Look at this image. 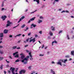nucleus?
Segmentation results:
<instances>
[{"instance_id": "1", "label": "nucleus", "mask_w": 74, "mask_h": 74, "mask_svg": "<svg viewBox=\"0 0 74 74\" xmlns=\"http://www.w3.org/2000/svg\"><path fill=\"white\" fill-rule=\"evenodd\" d=\"M28 60V59L27 58H25L22 61V63H24V64H26L27 63V61Z\"/></svg>"}, {"instance_id": "2", "label": "nucleus", "mask_w": 74, "mask_h": 74, "mask_svg": "<svg viewBox=\"0 0 74 74\" xmlns=\"http://www.w3.org/2000/svg\"><path fill=\"white\" fill-rule=\"evenodd\" d=\"M15 68L13 67H11L10 69V70H11L12 73L13 74H18L17 73H16V74H15L14 73V71H15Z\"/></svg>"}, {"instance_id": "3", "label": "nucleus", "mask_w": 74, "mask_h": 74, "mask_svg": "<svg viewBox=\"0 0 74 74\" xmlns=\"http://www.w3.org/2000/svg\"><path fill=\"white\" fill-rule=\"evenodd\" d=\"M32 38H33V37H31L30 38V40L29 41V42H32V41L33 43H34V42L36 41V38H34L33 39H32Z\"/></svg>"}, {"instance_id": "4", "label": "nucleus", "mask_w": 74, "mask_h": 74, "mask_svg": "<svg viewBox=\"0 0 74 74\" xmlns=\"http://www.w3.org/2000/svg\"><path fill=\"white\" fill-rule=\"evenodd\" d=\"M60 61H61L62 62L64 63H66V62H67V59L66 60H64H64H59V62H60Z\"/></svg>"}, {"instance_id": "5", "label": "nucleus", "mask_w": 74, "mask_h": 74, "mask_svg": "<svg viewBox=\"0 0 74 74\" xmlns=\"http://www.w3.org/2000/svg\"><path fill=\"white\" fill-rule=\"evenodd\" d=\"M1 18L3 19V21H5V19L7 18V16H2Z\"/></svg>"}, {"instance_id": "6", "label": "nucleus", "mask_w": 74, "mask_h": 74, "mask_svg": "<svg viewBox=\"0 0 74 74\" xmlns=\"http://www.w3.org/2000/svg\"><path fill=\"white\" fill-rule=\"evenodd\" d=\"M25 18V16H22L21 18L18 21V23H19L20 21H21L22 19H23Z\"/></svg>"}, {"instance_id": "7", "label": "nucleus", "mask_w": 74, "mask_h": 74, "mask_svg": "<svg viewBox=\"0 0 74 74\" xmlns=\"http://www.w3.org/2000/svg\"><path fill=\"white\" fill-rule=\"evenodd\" d=\"M20 55L22 56H21V59H23L24 58H25V56L23 55V53L20 54Z\"/></svg>"}, {"instance_id": "8", "label": "nucleus", "mask_w": 74, "mask_h": 74, "mask_svg": "<svg viewBox=\"0 0 74 74\" xmlns=\"http://www.w3.org/2000/svg\"><path fill=\"white\" fill-rule=\"evenodd\" d=\"M3 33H5V34H7V33H8V30L7 29L4 30L3 31Z\"/></svg>"}, {"instance_id": "9", "label": "nucleus", "mask_w": 74, "mask_h": 74, "mask_svg": "<svg viewBox=\"0 0 74 74\" xmlns=\"http://www.w3.org/2000/svg\"><path fill=\"white\" fill-rule=\"evenodd\" d=\"M34 1H36L38 4H40V0H34Z\"/></svg>"}, {"instance_id": "10", "label": "nucleus", "mask_w": 74, "mask_h": 74, "mask_svg": "<svg viewBox=\"0 0 74 74\" xmlns=\"http://www.w3.org/2000/svg\"><path fill=\"white\" fill-rule=\"evenodd\" d=\"M57 64H58L59 65H60V66H62V62L60 61H59V62H57Z\"/></svg>"}, {"instance_id": "11", "label": "nucleus", "mask_w": 74, "mask_h": 74, "mask_svg": "<svg viewBox=\"0 0 74 74\" xmlns=\"http://www.w3.org/2000/svg\"><path fill=\"white\" fill-rule=\"evenodd\" d=\"M31 26H33L34 27H36V26H37V25H34V24H32Z\"/></svg>"}, {"instance_id": "12", "label": "nucleus", "mask_w": 74, "mask_h": 74, "mask_svg": "<svg viewBox=\"0 0 74 74\" xmlns=\"http://www.w3.org/2000/svg\"><path fill=\"white\" fill-rule=\"evenodd\" d=\"M7 23L8 24H9L10 25V24H12V23L10 22V21H7Z\"/></svg>"}, {"instance_id": "13", "label": "nucleus", "mask_w": 74, "mask_h": 74, "mask_svg": "<svg viewBox=\"0 0 74 74\" xmlns=\"http://www.w3.org/2000/svg\"><path fill=\"white\" fill-rule=\"evenodd\" d=\"M3 37V33H1L0 34V37Z\"/></svg>"}, {"instance_id": "14", "label": "nucleus", "mask_w": 74, "mask_h": 74, "mask_svg": "<svg viewBox=\"0 0 74 74\" xmlns=\"http://www.w3.org/2000/svg\"><path fill=\"white\" fill-rule=\"evenodd\" d=\"M35 18H36V17H34V18H32L31 19H30V20L31 21H34V19H35Z\"/></svg>"}, {"instance_id": "15", "label": "nucleus", "mask_w": 74, "mask_h": 74, "mask_svg": "<svg viewBox=\"0 0 74 74\" xmlns=\"http://www.w3.org/2000/svg\"><path fill=\"white\" fill-rule=\"evenodd\" d=\"M74 51H71V53L72 55H73V56H74Z\"/></svg>"}, {"instance_id": "16", "label": "nucleus", "mask_w": 74, "mask_h": 74, "mask_svg": "<svg viewBox=\"0 0 74 74\" xmlns=\"http://www.w3.org/2000/svg\"><path fill=\"white\" fill-rule=\"evenodd\" d=\"M42 22V20H39V21L38 22V23H41Z\"/></svg>"}, {"instance_id": "17", "label": "nucleus", "mask_w": 74, "mask_h": 74, "mask_svg": "<svg viewBox=\"0 0 74 74\" xmlns=\"http://www.w3.org/2000/svg\"><path fill=\"white\" fill-rule=\"evenodd\" d=\"M16 48H17V46H13L12 47V48H13V49H16Z\"/></svg>"}, {"instance_id": "18", "label": "nucleus", "mask_w": 74, "mask_h": 74, "mask_svg": "<svg viewBox=\"0 0 74 74\" xmlns=\"http://www.w3.org/2000/svg\"><path fill=\"white\" fill-rule=\"evenodd\" d=\"M21 71H22V73H25V72H26V71L25 70H21Z\"/></svg>"}, {"instance_id": "19", "label": "nucleus", "mask_w": 74, "mask_h": 74, "mask_svg": "<svg viewBox=\"0 0 74 74\" xmlns=\"http://www.w3.org/2000/svg\"><path fill=\"white\" fill-rule=\"evenodd\" d=\"M15 58H18L19 57V54H16V56H14Z\"/></svg>"}, {"instance_id": "20", "label": "nucleus", "mask_w": 74, "mask_h": 74, "mask_svg": "<svg viewBox=\"0 0 74 74\" xmlns=\"http://www.w3.org/2000/svg\"><path fill=\"white\" fill-rule=\"evenodd\" d=\"M3 65L2 64L0 67V68H1V70H2V69H3Z\"/></svg>"}, {"instance_id": "21", "label": "nucleus", "mask_w": 74, "mask_h": 74, "mask_svg": "<svg viewBox=\"0 0 74 74\" xmlns=\"http://www.w3.org/2000/svg\"><path fill=\"white\" fill-rule=\"evenodd\" d=\"M18 53V52H16L15 53H13V56H15V54H17Z\"/></svg>"}, {"instance_id": "22", "label": "nucleus", "mask_w": 74, "mask_h": 74, "mask_svg": "<svg viewBox=\"0 0 74 74\" xmlns=\"http://www.w3.org/2000/svg\"><path fill=\"white\" fill-rule=\"evenodd\" d=\"M32 67V66H30L28 67V69L29 70H32V68L31 67Z\"/></svg>"}, {"instance_id": "23", "label": "nucleus", "mask_w": 74, "mask_h": 74, "mask_svg": "<svg viewBox=\"0 0 74 74\" xmlns=\"http://www.w3.org/2000/svg\"><path fill=\"white\" fill-rule=\"evenodd\" d=\"M19 24H18V25H16V26L13 27V29H14V28H16V27H18V26H19Z\"/></svg>"}, {"instance_id": "24", "label": "nucleus", "mask_w": 74, "mask_h": 74, "mask_svg": "<svg viewBox=\"0 0 74 74\" xmlns=\"http://www.w3.org/2000/svg\"><path fill=\"white\" fill-rule=\"evenodd\" d=\"M53 43H56V44H57V42L56 40H55L53 42Z\"/></svg>"}, {"instance_id": "25", "label": "nucleus", "mask_w": 74, "mask_h": 74, "mask_svg": "<svg viewBox=\"0 0 74 74\" xmlns=\"http://www.w3.org/2000/svg\"><path fill=\"white\" fill-rule=\"evenodd\" d=\"M28 29H29V28L28 27H27L26 29H25V32H26L27 30H28Z\"/></svg>"}, {"instance_id": "26", "label": "nucleus", "mask_w": 74, "mask_h": 74, "mask_svg": "<svg viewBox=\"0 0 74 74\" xmlns=\"http://www.w3.org/2000/svg\"><path fill=\"white\" fill-rule=\"evenodd\" d=\"M7 9H5L4 8H3L2 9H1V11H3V10H6Z\"/></svg>"}, {"instance_id": "27", "label": "nucleus", "mask_w": 74, "mask_h": 74, "mask_svg": "<svg viewBox=\"0 0 74 74\" xmlns=\"http://www.w3.org/2000/svg\"><path fill=\"white\" fill-rule=\"evenodd\" d=\"M19 62V60L17 59L15 61V62Z\"/></svg>"}, {"instance_id": "28", "label": "nucleus", "mask_w": 74, "mask_h": 74, "mask_svg": "<svg viewBox=\"0 0 74 74\" xmlns=\"http://www.w3.org/2000/svg\"><path fill=\"white\" fill-rule=\"evenodd\" d=\"M19 74H22V70L21 71H19Z\"/></svg>"}, {"instance_id": "29", "label": "nucleus", "mask_w": 74, "mask_h": 74, "mask_svg": "<svg viewBox=\"0 0 74 74\" xmlns=\"http://www.w3.org/2000/svg\"><path fill=\"white\" fill-rule=\"evenodd\" d=\"M25 26V24H24L21 26V27L22 28H24Z\"/></svg>"}, {"instance_id": "30", "label": "nucleus", "mask_w": 74, "mask_h": 74, "mask_svg": "<svg viewBox=\"0 0 74 74\" xmlns=\"http://www.w3.org/2000/svg\"><path fill=\"white\" fill-rule=\"evenodd\" d=\"M39 56H44V55L40 54Z\"/></svg>"}, {"instance_id": "31", "label": "nucleus", "mask_w": 74, "mask_h": 74, "mask_svg": "<svg viewBox=\"0 0 74 74\" xmlns=\"http://www.w3.org/2000/svg\"><path fill=\"white\" fill-rule=\"evenodd\" d=\"M10 24H8L6 25V27H8V26H10Z\"/></svg>"}, {"instance_id": "32", "label": "nucleus", "mask_w": 74, "mask_h": 74, "mask_svg": "<svg viewBox=\"0 0 74 74\" xmlns=\"http://www.w3.org/2000/svg\"><path fill=\"white\" fill-rule=\"evenodd\" d=\"M66 58H69L70 57V56H65Z\"/></svg>"}, {"instance_id": "33", "label": "nucleus", "mask_w": 74, "mask_h": 74, "mask_svg": "<svg viewBox=\"0 0 74 74\" xmlns=\"http://www.w3.org/2000/svg\"><path fill=\"white\" fill-rule=\"evenodd\" d=\"M30 38H28V39H27V40H26V41L27 42H28V41H29V40H30Z\"/></svg>"}, {"instance_id": "34", "label": "nucleus", "mask_w": 74, "mask_h": 74, "mask_svg": "<svg viewBox=\"0 0 74 74\" xmlns=\"http://www.w3.org/2000/svg\"><path fill=\"white\" fill-rule=\"evenodd\" d=\"M28 46H29V45H25L24 47H25V48H26V47H28Z\"/></svg>"}, {"instance_id": "35", "label": "nucleus", "mask_w": 74, "mask_h": 74, "mask_svg": "<svg viewBox=\"0 0 74 74\" xmlns=\"http://www.w3.org/2000/svg\"><path fill=\"white\" fill-rule=\"evenodd\" d=\"M50 36H53V33H50Z\"/></svg>"}, {"instance_id": "36", "label": "nucleus", "mask_w": 74, "mask_h": 74, "mask_svg": "<svg viewBox=\"0 0 74 74\" xmlns=\"http://www.w3.org/2000/svg\"><path fill=\"white\" fill-rule=\"evenodd\" d=\"M3 57H0V60H1L2 59H3Z\"/></svg>"}, {"instance_id": "37", "label": "nucleus", "mask_w": 74, "mask_h": 74, "mask_svg": "<svg viewBox=\"0 0 74 74\" xmlns=\"http://www.w3.org/2000/svg\"><path fill=\"white\" fill-rule=\"evenodd\" d=\"M30 59L31 60H33V58L32 57H31L30 58Z\"/></svg>"}, {"instance_id": "38", "label": "nucleus", "mask_w": 74, "mask_h": 74, "mask_svg": "<svg viewBox=\"0 0 74 74\" xmlns=\"http://www.w3.org/2000/svg\"><path fill=\"white\" fill-rule=\"evenodd\" d=\"M0 49L3 48V46L0 45Z\"/></svg>"}, {"instance_id": "39", "label": "nucleus", "mask_w": 74, "mask_h": 74, "mask_svg": "<svg viewBox=\"0 0 74 74\" xmlns=\"http://www.w3.org/2000/svg\"><path fill=\"white\" fill-rule=\"evenodd\" d=\"M35 37H38V35H37V34H35Z\"/></svg>"}, {"instance_id": "40", "label": "nucleus", "mask_w": 74, "mask_h": 74, "mask_svg": "<svg viewBox=\"0 0 74 74\" xmlns=\"http://www.w3.org/2000/svg\"><path fill=\"white\" fill-rule=\"evenodd\" d=\"M62 32H63L62 30L60 31V32H59V34H60L61 33H62Z\"/></svg>"}, {"instance_id": "41", "label": "nucleus", "mask_w": 74, "mask_h": 74, "mask_svg": "<svg viewBox=\"0 0 74 74\" xmlns=\"http://www.w3.org/2000/svg\"><path fill=\"white\" fill-rule=\"evenodd\" d=\"M1 7H4V3H2V4Z\"/></svg>"}, {"instance_id": "42", "label": "nucleus", "mask_w": 74, "mask_h": 74, "mask_svg": "<svg viewBox=\"0 0 74 74\" xmlns=\"http://www.w3.org/2000/svg\"><path fill=\"white\" fill-rule=\"evenodd\" d=\"M51 37H50V36H48V40H49V39H51Z\"/></svg>"}, {"instance_id": "43", "label": "nucleus", "mask_w": 74, "mask_h": 74, "mask_svg": "<svg viewBox=\"0 0 74 74\" xmlns=\"http://www.w3.org/2000/svg\"><path fill=\"white\" fill-rule=\"evenodd\" d=\"M6 62H7V63H10V61H7V60H6Z\"/></svg>"}, {"instance_id": "44", "label": "nucleus", "mask_w": 74, "mask_h": 74, "mask_svg": "<svg viewBox=\"0 0 74 74\" xmlns=\"http://www.w3.org/2000/svg\"><path fill=\"white\" fill-rule=\"evenodd\" d=\"M39 33H40V34H42V31H40L39 32Z\"/></svg>"}, {"instance_id": "45", "label": "nucleus", "mask_w": 74, "mask_h": 74, "mask_svg": "<svg viewBox=\"0 0 74 74\" xmlns=\"http://www.w3.org/2000/svg\"><path fill=\"white\" fill-rule=\"evenodd\" d=\"M30 22H31V20H29L28 22V23H30Z\"/></svg>"}, {"instance_id": "46", "label": "nucleus", "mask_w": 74, "mask_h": 74, "mask_svg": "<svg viewBox=\"0 0 74 74\" xmlns=\"http://www.w3.org/2000/svg\"><path fill=\"white\" fill-rule=\"evenodd\" d=\"M9 65H7L6 66V67L7 68H8V67H9Z\"/></svg>"}, {"instance_id": "47", "label": "nucleus", "mask_w": 74, "mask_h": 74, "mask_svg": "<svg viewBox=\"0 0 74 74\" xmlns=\"http://www.w3.org/2000/svg\"><path fill=\"white\" fill-rule=\"evenodd\" d=\"M21 34H19L17 35H16V36H21Z\"/></svg>"}, {"instance_id": "48", "label": "nucleus", "mask_w": 74, "mask_h": 74, "mask_svg": "<svg viewBox=\"0 0 74 74\" xmlns=\"http://www.w3.org/2000/svg\"><path fill=\"white\" fill-rule=\"evenodd\" d=\"M30 35H31V33H29L28 34V36H30Z\"/></svg>"}, {"instance_id": "49", "label": "nucleus", "mask_w": 74, "mask_h": 74, "mask_svg": "<svg viewBox=\"0 0 74 74\" xmlns=\"http://www.w3.org/2000/svg\"><path fill=\"white\" fill-rule=\"evenodd\" d=\"M62 66H64V67H65V66H66V64H63Z\"/></svg>"}, {"instance_id": "50", "label": "nucleus", "mask_w": 74, "mask_h": 74, "mask_svg": "<svg viewBox=\"0 0 74 74\" xmlns=\"http://www.w3.org/2000/svg\"><path fill=\"white\" fill-rule=\"evenodd\" d=\"M21 40H19L18 41V42H17V43H19L20 42H21Z\"/></svg>"}, {"instance_id": "51", "label": "nucleus", "mask_w": 74, "mask_h": 74, "mask_svg": "<svg viewBox=\"0 0 74 74\" xmlns=\"http://www.w3.org/2000/svg\"><path fill=\"white\" fill-rule=\"evenodd\" d=\"M40 19H43V18L42 16H40Z\"/></svg>"}, {"instance_id": "52", "label": "nucleus", "mask_w": 74, "mask_h": 74, "mask_svg": "<svg viewBox=\"0 0 74 74\" xmlns=\"http://www.w3.org/2000/svg\"><path fill=\"white\" fill-rule=\"evenodd\" d=\"M0 53H1V54H3V52L1 51V52H0Z\"/></svg>"}, {"instance_id": "53", "label": "nucleus", "mask_w": 74, "mask_h": 74, "mask_svg": "<svg viewBox=\"0 0 74 74\" xmlns=\"http://www.w3.org/2000/svg\"><path fill=\"white\" fill-rule=\"evenodd\" d=\"M26 58H27H27L28 59L29 58V56H27V57Z\"/></svg>"}, {"instance_id": "54", "label": "nucleus", "mask_w": 74, "mask_h": 74, "mask_svg": "<svg viewBox=\"0 0 74 74\" xmlns=\"http://www.w3.org/2000/svg\"><path fill=\"white\" fill-rule=\"evenodd\" d=\"M17 49H21V48H20V47H18L16 48Z\"/></svg>"}, {"instance_id": "55", "label": "nucleus", "mask_w": 74, "mask_h": 74, "mask_svg": "<svg viewBox=\"0 0 74 74\" xmlns=\"http://www.w3.org/2000/svg\"><path fill=\"white\" fill-rule=\"evenodd\" d=\"M51 73H53V70L52 69H51Z\"/></svg>"}, {"instance_id": "56", "label": "nucleus", "mask_w": 74, "mask_h": 74, "mask_svg": "<svg viewBox=\"0 0 74 74\" xmlns=\"http://www.w3.org/2000/svg\"><path fill=\"white\" fill-rule=\"evenodd\" d=\"M9 37H10V38H11V37H12V35H10L9 36Z\"/></svg>"}, {"instance_id": "57", "label": "nucleus", "mask_w": 74, "mask_h": 74, "mask_svg": "<svg viewBox=\"0 0 74 74\" xmlns=\"http://www.w3.org/2000/svg\"><path fill=\"white\" fill-rule=\"evenodd\" d=\"M44 45H42V48H44Z\"/></svg>"}, {"instance_id": "58", "label": "nucleus", "mask_w": 74, "mask_h": 74, "mask_svg": "<svg viewBox=\"0 0 74 74\" xmlns=\"http://www.w3.org/2000/svg\"><path fill=\"white\" fill-rule=\"evenodd\" d=\"M8 73H9V74L11 73V71H8Z\"/></svg>"}, {"instance_id": "59", "label": "nucleus", "mask_w": 74, "mask_h": 74, "mask_svg": "<svg viewBox=\"0 0 74 74\" xmlns=\"http://www.w3.org/2000/svg\"><path fill=\"white\" fill-rule=\"evenodd\" d=\"M65 11L64 10H63L62 12L61 13H63V12H65Z\"/></svg>"}, {"instance_id": "60", "label": "nucleus", "mask_w": 74, "mask_h": 74, "mask_svg": "<svg viewBox=\"0 0 74 74\" xmlns=\"http://www.w3.org/2000/svg\"><path fill=\"white\" fill-rule=\"evenodd\" d=\"M26 51L27 52V53L29 52V51H28V50H26Z\"/></svg>"}, {"instance_id": "61", "label": "nucleus", "mask_w": 74, "mask_h": 74, "mask_svg": "<svg viewBox=\"0 0 74 74\" xmlns=\"http://www.w3.org/2000/svg\"><path fill=\"white\" fill-rule=\"evenodd\" d=\"M4 73L5 74H6V71H4Z\"/></svg>"}, {"instance_id": "62", "label": "nucleus", "mask_w": 74, "mask_h": 74, "mask_svg": "<svg viewBox=\"0 0 74 74\" xmlns=\"http://www.w3.org/2000/svg\"><path fill=\"white\" fill-rule=\"evenodd\" d=\"M52 73H53V74H55V71H53Z\"/></svg>"}, {"instance_id": "63", "label": "nucleus", "mask_w": 74, "mask_h": 74, "mask_svg": "<svg viewBox=\"0 0 74 74\" xmlns=\"http://www.w3.org/2000/svg\"><path fill=\"white\" fill-rule=\"evenodd\" d=\"M52 30H53V31H54V30H55V28H54L53 29H52Z\"/></svg>"}, {"instance_id": "64", "label": "nucleus", "mask_w": 74, "mask_h": 74, "mask_svg": "<svg viewBox=\"0 0 74 74\" xmlns=\"http://www.w3.org/2000/svg\"><path fill=\"white\" fill-rule=\"evenodd\" d=\"M53 26H51V29H53Z\"/></svg>"}]
</instances>
